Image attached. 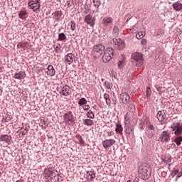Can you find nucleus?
Segmentation results:
<instances>
[{
	"mask_svg": "<svg viewBox=\"0 0 182 182\" xmlns=\"http://www.w3.org/2000/svg\"><path fill=\"white\" fill-rule=\"evenodd\" d=\"M156 117L159 122H164V120H166V112L164 110L159 111Z\"/></svg>",
	"mask_w": 182,
	"mask_h": 182,
	"instance_id": "2eb2a0df",
	"label": "nucleus"
},
{
	"mask_svg": "<svg viewBox=\"0 0 182 182\" xmlns=\"http://www.w3.org/2000/svg\"><path fill=\"white\" fill-rule=\"evenodd\" d=\"M55 73H56V71L55 70V68H53V65H48L47 75H48L49 76H55Z\"/></svg>",
	"mask_w": 182,
	"mask_h": 182,
	"instance_id": "6ab92c4d",
	"label": "nucleus"
},
{
	"mask_svg": "<svg viewBox=\"0 0 182 182\" xmlns=\"http://www.w3.org/2000/svg\"><path fill=\"white\" fill-rule=\"evenodd\" d=\"M87 117H89L90 119H95V114H93V112L90 110L87 113Z\"/></svg>",
	"mask_w": 182,
	"mask_h": 182,
	"instance_id": "4c0bfd02",
	"label": "nucleus"
},
{
	"mask_svg": "<svg viewBox=\"0 0 182 182\" xmlns=\"http://www.w3.org/2000/svg\"><path fill=\"white\" fill-rule=\"evenodd\" d=\"M112 58H113V48H108L105 51V53L102 56V60L105 63H107V62L112 60Z\"/></svg>",
	"mask_w": 182,
	"mask_h": 182,
	"instance_id": "20e7f679",
	"label": "nucleus"
},
{
	"mask_svg": "<svg viewBox=\"0 0 182 182\" xmlns=\"http://www.w3.org/2000/svg\"><path fill=\"white\" fill-rule=\"evenodd\" d=\"M87 174L90 176V181H93L95 178H96V173H95V171H90L87 172Z\"/></svg>",
	"mask_w": 182,
	"mask_h": 182,
	"instance_id": "bb28decb",
	"label": "nucleus"
},
{
	"mask_svg": "<svg viewBox=\"0 0 182 182\" xmlns=\"http://www.w3.org/2000/svg\"><path fill=\"white\" fill-rule=\"evenodd\" d=\"M171 129L174 132L175 136H180L182 134V126L179 122H173L171 125Z\"/></svg>",
	"mask_w": 182,
	"mask_h": 182,
	"instance_id": "39448f33",
	"label": "nucleus"
},
{
	"mask_svg": "<svg viewBox=\"0 0 182 182\" xmlns=\"http://www.w3.org/2000/svg\"><path fill=\"white\" fill-rule=\"evenodd\" d=\"M147 129H148V131L154 130V126H153L152 124H149L147 126Z\"/></svg>",
	"mask_w": 182,
	"mask_h": 182,
	"instance_id": "37998d69",
	"label": "nucleus"
},
{
	"mask_svg": "<svg viewBox=\"0 0 182 182\" xmlns=\"http://www.w3.org/2000/svg\"><path fill=\"white\" fill-rule=\"evenodd\" d=\"M28 12L25 10H21L18 12V18H20V19H22L23 21L26 19V18L28 17Z\"/></svg>",
	"mask_w": 182,
	"mask_h": 182,
	"instance_id": "aec40b11",
	"label": "nucleus"
},
{
	"mask_svg": "<svg viewBox=\"0 0 182 182\" xmlns=\"http://www.w3.org/2000/svg\"><path fill=\"white\" fill-rule=\"evenodd\" d=\"M68 26H70V29L71 31H75V29H76V23L72 21L71 22L69 23Z\"/></svg>",
	"mask_w": 182,
	"mask_h": 182,
	"instance_id": "7c9ffc66",
	"label": "nucleus"
},
{
	"mask_svg": "<svg viewBox=\"0 0 182 182\" xmlns=\"http://www.w3.org/2000/svg\"><path fill=\"white\" fill-rule=\"evenodd\" d=\"M112 35L116 38L119 36V28L117 26H114L112 31Z\"/></svg>",
	"mask_w": 182,
	"mask_h": 182,
	"instance_id": "72a5a7b5",
	"label": "nucleus"
},
{
	"mask_svg": "<svg viewBox=\"0 0 182 182\" xmlns=\"http://www.w3.org/2000/svg\"><path fill=\"white\" fill-rule=\"evenodd\" d=\"M87 103V100H86L85 98H81L78 102V105H80V106H83V105H86Z\"/></svg>",
	"mask_w": 182,
	"mask_h": 182,
	"instance_id": "f704fd0d",
	"label": "nucleus"
},
{
	"mask_svg": "<svg viewBox=\"0 0 182 182\" xmlns=\"http://www.w3.org/2000/svg\"><path fill=\"white\" fill-rule=\"evenodd\" d=\"M124 67V60H119V63H118V68H119V69H123Z\"/></svg>",
	"mask_w": 182,
	"mask_h": 182,
	"instance_id": "58836bf2",
	"label": "nucleus"
},
{
	"mask_svg": "<svg viewBox=\"0 0 182 182\" xmlns=\"http://www.w3.org/2000/svg\"><path fill=\"white\" fill-rule=\"evenodd\" d=\"M82 109L83 110H89L90 109V106L85 105L82 107Z\"/></svg>",
	"mask_w": 182,
	"mask_h": 182,
	"instance_id": "c03bdc74",
	"label": "nucleus"
},
{
	"mask_svg": "<svg viewBox=\"0 0 182 182\" xmlns=\"http://www.w3.org/2000/svg\"><path fill=\"white\" fill-rule=\"evenodd\" d=\"M145 35H146V33L140 31L136 33V39H143V38H144Z\"/></svg>",
	"mask_w": 182,
	"mask_h": 182,
	"instance_id": "c85d7f7f",
	"label": "nucleus"
},
{
	"mask_svg": "<svg viewBox=\"0 0 182 182\" xmlns=\"http://www.w3.org/2000/svg\"><path fill=\"white\" fill-rule=\"evenodd\" d=\"M93 5L96 9H99V6L102 4V2L100 0H93Z\"/></svg>",
	"mask_w": 182,
	"mask_h": 182,
	"instance_id": "c756f323",
	"label": "nucleus"
},
{
	"mask_svg": "<svg viewBox=\"0 0 182 182\" xmlns=\"http://www.w3.org/2000/svg\"><path fill=\"white\" fill-rule=\"evenodd\" d=\"M16 182H22L21 181H16Z\"/></svg>",
	"mask_w": 182,
	"mask_h": 182,
	"instance_id": "5fc2aeb1",
	"label": "nucleus"
},
{
	"mask_svg": "<svg viewBox=\"0 0 182 182\" xmlns=\"http://www.w3.org/2000/svg\"><path fill=\"white\" fill-rule=\"evenodd\" d=\"M28 5L29 9H33L34 11H38V9L41 8V3L39 2V0H29Z\"/></svg>",
	"mask_w": 182,
	"mask_h": 182,
	"instance_id": "423d86ee",
	"label": "nucleus"
},
{
	"mask_svg": "<svg viewBox=\"0 0 182 182\" xmlns=\"http://www.w3.org/2000/svg\"><path fill=\"white\" fill-rule=\"evenodd\" d=\"M105 133L107 137H110L111 136H113V131L112 130L105 131Z\"/></svg>",
	"mask_w": 182,
	"mask_h": 182,
	"instance_id": "a19ab883",
	"label": "nucleus"
},
{
	"mask_svg": "<svg viewBox=\"0 0 182 182\" xmlns=\"http://www.w3.org/2000/svg\"><path fill=\"white\" fill-rule=\"evenodd\" d=\"M92 50L102 55V53L105 50V47L102 44H97L93 46Z\"/></svg>",
	"mask_w": 182,
	"mask_h": 182,
	"instance_id": "4468645a",
	"label": "nucleus"
},
{
	"mask_svg": "<svg viewBox=\"0 0 182 182\" xmlns=\"http://www.w3.org/2000/svg\"><path fill=\"white\" fill-rule=\"evenodd\" d=\"M58 92L60 96H69L70 92V87L69 85H63L58 88Z\"/></svg>",
	"mask_w": 182,
	"mask_h": 182,
	"instance_id": "0eeeda50",
	"label": "nucleus"
},
{
	"mask_svg": "<svg viewBox=\"0 0 182 182\" xmlns=\"http://www.w3.org/2000/svg\"><path fill=\"white\" fill-rule=\"evenodd\" d=\"M75 60V55L73 53H68L64 58V62L66 65H72Z\"/></svg>",
	"mask_w": 182,
	"mask_h": 182,
	"instance_id": "9b49d317",
	"label": "nucleus"
},
{
	"mask_svg": "<svg viewBox=\"0 0 182 182\" xmlns=\"http://www.w3.org/2000/svg\"><path fill=\"white\" fill-rule=\"evenodd\" d=\"M161 143H168L171 139V135L167 131H164L159 137Z\"/></svg>",
	"mask_w": 182,
	"mask_h": 182,
	"instance_id": "6e6552de",
	"label": "nucleus"
},
{
	"mask_svg": "<svg viewBox=\"0 0 182 182\" xmlns=\"http://www.w3.org/2000/svg\"><path fill=\"white\" fill-rule=\"evenodd\" d=\"M146 93V96H150L151 95V89H150V87H147Z\"/></svg>",
	"mask_w": 182,
	"mask_h": 182,
	"instance_id": "79ce46f5",
	"label": "nucleus"
},
{
	"mask_svg": "<svg viewBox=\"0 0 182 182\" xmlns=\"http://www.w3.org/2000/svg\"><path fill=\"white\" fill-rule=\"evenodd\" d=\"M113 22V18L112 17H105L102 19V23L105 25V26H107V25H109V23H112Z\"/></svg>",
	"mask_w": 182,
	"mask_h": 182,
	"instance_id": "412c9836",
	"label": "nucleus"
},
{
	"mask_svg": "<svg viewBox=\"0 0 182 182\" xmlns=\"http://www.w3.org/2000/svg\"><path fill=\"white\" fill-rule=\"evenodd\" d=\"M115 132L122 136L123 134V127L120 124H116Z\"/></svg>",
	"mask_w": 182,
	"mask_h": 182,
	"instance_id": "5701e85b",
	"label": "nucleus"
},
{
	"mask_svg": "<svg viewBox=\"0 0 182 182\" xmlns=\"http://www.w3.org/2000/svg\"><path fill=\"white\" fill-rule=\"evenodd\" d=\"M137 31H139V27L137 26V24H135L134 26H133L131 28V32H132L133 33H136V32H137Z\"/></svg>",
	"mask_w": 182,
	"mask_h": 182,
	"instance_id": "c9c22d12",
	"label": "nucleus"
},
{
	"mask_svg": "<svg viewBox=\"0 0 182 182\" xmlns=\"http://www.w3.org/2000/svg\"><path fill=\"white\" fill-rule=\"evenodd\" d=\"M53 16L55 21H59L62 18V11H57L53 14Z\"/></svg>",
	"mask_w": 182,
	"mask_h": 182,
	"instance_id": "4be33fe9",
	"label": "nucleus"
},
{
	"mask_svg": "<svg viewBox=\"0 0 182 182\" xmlns=\"http://www.w3.org/2000/svg\"><path fill=\"white\" fill-rule=\"evenodd\" d=\"M28 46H29V45L28 44V42H23V43H18L17 45V48L18 49H23V50H25V49H26V48H28Z\"/></svg>",
	"mask_w": 182,
	"mask_h": 182,
	"instance_id": "b1692460",
	"label": "nucleus"
},
{
	"mask_svg": "<svg viewBox=\"0 0 182 182\" xmlns=\"http://www.w3.org/2000/svg\"><path fill=\"white\" fill-rule=\"evenodd\" d=\"M128 104L129 105L127 107L128 112H131L132 113H133V112L136 110V106H134V104H133V102H129Z\"/></svg>",
	"mask_w": 182,
	"mask_h": 182,
	"instance_id": "393cba45",
	"label": "nucleus"
},
{
	"mask_svg": "<svg viewBox=\"0 0 182 182\" xmlns=\"http://www.w3.org/2000/svg\"><path fill=\"white\" fill-rule=\"evenodd\" d=\"M75 138L77 139V143H78V144H80V146L85 145V141L83 140V138H82V136L77 134Z\"/></svg>",
	"mask_w": 182,
	"mask_h": 182,
	"instance_id": "a878e982",
	"label": "nucleus"
},
{
	"mask_svg": "<svg viewBox=\"0 0 182 182\" xmlns=\"http://www.w3.org/2000/svg\"><path fill=\"white\" fill-rule=\"evenodd\" d=\"M120 99L124 105H127L130 102V95L127 92H122L120 95Z\"/></svg>",
	"mask_w": 182,
	"mask_h": 182,
	"instance_id": "f8f14e48",
	"label": "nucleus"
},
{
	"mask_svg": "<svg viewBox=\"0 0 182 182\" xmlns=\"http://www.w3.org/2000/svg\"><path fill=\"white\" fill-rule=\"evenodd\" d=\"M124 123H125V133L130 136L134 134V121L129 118L127 115L124 116Z\"/></svg>",
	"mask_w": 182,
	"mask_h": 182,
	"instance_id": "f257e3e1",
	"label": "nucleus"
},
{
	"mask_svg": "<svg viewBox=\"0 0 182 182\" xmlns=\"http://www.w3.org/2000/svg\"><path fill=\"white\" fill-rule=\"evenodd\" d=\"M172 1H174V0H172Z\"/></svg>",
	"mask_w": 182,
	"mask_h": 182,
	"instance_id": "6e6d98bb",
	"label": "nucleus"
},
{
	"mask_svg": "<svg viewBox=\"0 0 182 182\" xmlns=\"http://www.w3.org/2000/svg\"><path fill=\"white\" fill-rule=\"evenodd\" d=\"M180 177H181V175L178 174V176H177V178H180Z\"/></svg>",
	"mask_w": 182,
	"mask_h": 182,
	"instance_id": "3c124183",
	"label": "nucleus"
},
{
	"mask_svg": "<svg viewBox=\"0 0 182 182\" xmlns=\"http://www.w3.org/2000/svg\"><path fill=\"white\" fill-rule=\"evenodd\" d=\"M11 137L9 135H1L0 136V141H5V143H7V144H11Z\"/></svg>",
	"mask_w": 182,
	"mask_h": 182,
	"instance_id": "a211bd4d",
	"label": "nucleus"
},
{
	"mask_svg": "<svg viewBox=\"0 0 182 182\" xmlns=\"http://www.w3.org/2000/svg\"><path fill=\"white\" fill-rule=\"evenodd\" d=\"M172 6L176 12H180V11H182V4L180 2V1L174 2L172 4Z\"/></svg>",
	"mask_w": 182,
	"mask_h": 182,
	"instance_id": "dca6fc26",
	"label": "nucleus"
},
{
	"mask_svg": "<svg viewBox=\"0 0 182 182\" xmlns=\"http://www.w3.org/2000/svg\"><path fill=\"white\" fill-rule=\"evenodd\" d=\"M68 6H70V3H68Z\"/></svg>",
	"mask_w": 182,
	"mask_h": 182,
	"instance_id": "603ef678",
	"label": "nucleus"
},
{
	"mask_svg": "<svg viewBox=\"0 0 182 182\" xmlns=\"http://www.w3.org/2000/svg\"><path fill=\"white\" fill-rule=\"evenodd\" d=\"M156 90H158V92H160V91L161 90V89H162L161 87H159V86H157V85H156Z\"/></svg>",
	"mask_w": 182,
	"mask_h": 182,
	"instance_id": "de8ad7c7",
	"label": "nucleus"
},
{
	"mask_svg": "<svg viewBox=\"0 0 182 182\" xmlns=\"http://www.w3.org/2000/svg\"><path fill=\"white\" fill-rule=\"evenodd\" d=\"M63 117L64 123H65L68 126H72V124L75 123V116L73 115V112H72V111L64 113Z\"/></svg>",
	"mask_w": 182,
	"mask_h": 182,
	"instance_id": "7ed1b4c3",
	"label": "nucleus"
},
{
	"mask_svg": "<svg viewBox=\"0 0 182 182\" xmlns=\"http://www.w3.org/2000/svg\"><path fill=\"white\" fill-rule=\"evenodd\" d=\"M114 144H116V140L113 139H105L102 141L104 149H109V147H112Z\"/></svg>",
	"mask_w": 182,
	"mask_h": 182,
	"instance_id": "9d476101",
	"label": "nucleus"
},
{
	"mask_svg": "<svg viewBox=\"0 0 182 182\" xmlns=\"http://www.w3.org/2000/svg\"><path fill=\"white\" fill-rule=\"evenodd\" d=\"M104 99L105 100L107 105H110L112 103V100H110V95H109V94L105 93L104 95Z\"/></svg>",
	"mask_w": 182,
	"mask_h": 182,
	"instance_id": "cd10ccee",
	"label": "nucleus"
},
{
	"mask_svg": "<svg viewBox=\"0 0 182 182\" xmlns=\"http://www.w3.org/2000/svg\"><path fill=\"white\" fill-rule=\"evenodd\" d=\"M111 43H113V45H117V46H118L119 49L121 50L124 49V41L120 38H113Z\"/></svg>",
	"mask_w": 182,
	"mask_h": 182,
	"instance_id": "1a4fd4ad",
	"label": "nucleus"
},
{
	"mask_svg": "<svg viewBox=\"0 0 182 182\" xmlns=\"http://www.w3.org/2000/svg\"><path fill=\"white\" fill-rule=\"evenodd\" d=\"M132 60L137 68H141L143 65V55L140 53L135 52L132 55Z\"/></svg>",
	"mask_w": 182,
	"mask_h": 182,
	"instance_id": "f03ea898",
	"label": "nucleus"
},
{
	"mask_svg": "<svg viewBox=\"0 0 182 182\" xmlns=\"http://www.w3.org/2000/svg\"><path fill=\"white\" fill-rule=\"evenodd\" d=\"M14 79H18V80H22L26 77V74L23 71H20L18 73H16L14 76Z\"/></svg>",
	"mask_w": 182,
	"mask_h": 182,
	"instance_id": "f3484780",
	"label": "nucleus"
},
{
	"mask_svg": "<svg viewBox=\"0 0 182 182\" xmlns=\"http://www.w3.org/2000/svg\"><path fill=\"white\" fill-rule=\"evenodd\" d=\"M127 182H132V180H129V181H127Z\"/></svg>",
	"mask_w": 182,
	"mask_h": 182,
	"instance_id": "864d4df0",
	"label": "nucleus"
},
{
	"mask_svg": "<svg viewBox=\"0 0 182 182\" xmlns=\"http://www.w3.org/2000/svg\"><path fill=\"white\" fill-rule=\"evenodd\" d=\"M84 124H85L86 126H92L93 120H92L90 119H85L84 120Z\"/></svg>",
	"mask_w": 182,
	"mask_h": 182,
	"instance_id": "2f4dec72",
	"label": "nucleus"
},
{
	"mask_svg": "<svg viewBox=\"0 0 182 182\" xmlns=\"http://www.w3.org/2000/svg\"><path fill=\"white\" fill-rule=\"evenodd\" d=\"M48 174H49V176H50V174H52L53 172H52V171H48Z\"/></svg>",
	"mask_w": 182,
	"mask_h": 182,
	"instance_id": "8fccbe9b",
	"label": "nucleus"
},
{
	"mask_svg": "<svg viewBox=\"0 0 182 182\" xmlns=\"http://www.w3.org/2000/svg\"><path fill=\"white\" fill-rule=\"evenodd\" d=\"M172 174L173 175V177L177 176V174H178V170H173Z\"/></svg>",
	"mask_w": 182,
	"mask_h": 182,
	"instance_id": "49530a36",
	"label": "nucleus"
},
{
	"mask_svg": "<svg viewBox=\"0 0 182 182\" xmlns=\"http://www.w3.org/2000/svg\"><path fill=\"white\" fill-rule=\"evenodd\" d=\"M181 142H182V136H177L175 139V143H176V146H181Z\"/></svg>",
	"mask_w": 182,
	"mask_h": 182,
	"instance_id": "473e14b6",
	"label": "nucleus"
},
{
	"mask_svg": "<svg viewBox=\"0 0 182 182\" xmlns=\"http://www.w3.org/2000/svg\"><path fill=\"white\" fill-rule=\"evenodd\" d=\"M85 22L87 23V25H90L92 28H93V26H95V21H96L95 19V18H93V16L92 15H87L85 18H84Z\"/></svg>",
	"mask_w": 182,
	"mask_h": 182,
	"instance_id": "ddd939ff",
	"label": "nucleus"
},
{
	"mask_svg": "<svg viewBox=\"0 0 182 182\" xmlns=\"http://www.w3.org/2000/svg\"><path fill=\"white\" fill-rule=\"evenodd\" d=\"M65 39H66V35H65V33H61L58 35L59 41H65Z\"/></svg>",
	"mask_w": 182,
	"mask_h": 182,
	"instance_id": "e433bc0d",
	"label": "nucleus"
},
{
	"mask_svg": "<svg viewBox=\"0 0 182 182\" xmlns=\"http://www.w3.org/2000/svg\"><path fill=\"white\" fill-rule=\"evenodd\" d=\"M141 45H147V40H146V39H142L141 41Z\"/></svg>",
	"mask_w": 182,
	"mask_h": 182,
	"instance_id": "a18cd8bd",
	"label": "nucleus"
},
{
	"mask_svg": "<svg viewBox=\"0 0 182 182\" xmlns=\"http://www.w3.org/2000/svg\"><path fill=\"white\" fill-rule=\"evenodd\" d=\"M112 87V85L110 84L107 85V89H110Z\"/></svg>",
	"mask_w": 182,
	"mask_h": 182,
	"instance_id": "09e8293b",
	"label": "nucleus"
},
{
	"mask_svg": "<svg viewBox=\"0 0 182 182\" xmlns=\"http://www.w3.org/2000/svg\"><path fill=\"white\" fill-rule=\"evenodd\" d=\"M148 137L149 139H151V137H153V136H154V134H156V132H154V130H151V131H148Z\"/></svg>",
	"mask_w": 182,
	"mask_h": 182,
	"instance_id": "ea45409f",
	"label": "nucleus"
}]
</instances>
